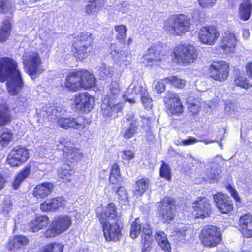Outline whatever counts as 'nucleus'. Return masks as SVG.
Instances as JSON below:
<instances>
[{"mask_svg":"<svg viewBox=\"0 0 252 252\" xmlns=\"http://www.w3.org/2000/svg\"><path fill=\"white\" fill-rule=\"evenodd\" d=\"M17 63L9 57L0 59V81L3 82L8 78L6 85L8 93L12 95L19 94L23 87L21 72L17 69Z\"/></svg>","mask_w":252,"mask_h":252,"instance_id":"nucleus-1","label":"nucleus"},{"mask_svg":"<svg viewBox=\"0 0 252 252\" xmlns=\"http://www.w3.org/2000/svg\"><path fill=\"white\" fill-rule=\"evenodd\" d=\"M190 20L184 14L173 15L164 23V29L170 35H181L190 29Z\"/></svg>","mask_w":252,"mask_h":252,"instance_id":"nucleus-2","label":"nucleus"},{"mask_svg":"<svg viewBox=\"0 0 252 252\" xmlns=\"http://www.w3.org/2000/svg\"><path fill=\"white\" fill-rule=\"evenodd\" d=\"M22 59L26 72L32 79L36 78L42 72L43 69L41 68L42 62L38 53L33 51L25 52Z\"/></svg>","mask_w":252,"mask_h":252,"instance_id":"nucleus-3","label":"nucleus"},{"mask_svg":"<svg viewBox=\"0 0 252 252\" xmlns=\"http://www.w3.org/2000/svg\"><path fill=\"white\" fill-rule=\"evenodd\" d=\"M173 53L178 63L184 65L193 63L198 56L195 48L189 44L177 46L174 50Z\"/></svg>","mask_w":252,"mask_h":252,"instance_id":"nucleus-4","label":"nucleus"},{"mask_svg":"<svg viewBox=\"0 0 252 252\" xmlns=\"http://www.w3.org/2000/svg\"><path fill=\"white\" fill-rule=\"evenodd\" d=\"M92 34L84 32L76 37L73 46L76 51V57L80 60L86 58L93 49Z\"/></svg>","mask_w":252,"mask_h":252,"instance_id":"nucleus-5","label":"nucleus"},{"mask_svg":"<svg viewBox=\"0 0 252 252\" xmlns=\"http://www.w3.org/2000/svg\"><path fill=\"white\" fill-rule=\"evenodd\" d=\"M201 239L205 246H216L221 240L220 229L213 225L204 227L201 232Z\"/></svg>","mask_w":252,"mask_h":252,"instance_id":"nucleus-6","label":"nucleus"},{"mask_svg":"<svg viewBox=\"0 0 252 252\" xmlns=\"http://www.w3.org/2000/svg\"><path fill=\"white\" fill-rule=\"evenodd\" d=\"M113 220L114 222H110L109 220L100 222L104 237L108 241H118L121 236L120 227L122 226V219L117 218L116 220Z\"/></svg>","mask_w":252,"mask_h":252,"instance_id":"nucleus-7","label":"nucleus"},{"mask_svg":"<svg viewBox=\"0 0 252 252\" xmlns=\"http://www.w3.org/2000/svg\"><path fill=\"white\" fill-rule=\"evenodd\" d=\"M158 210L164 223H169L174 218L175 208L174 199L170 197H164L158 203Z\"/></svg>","mask_w":252,"mask_h":252,"instance_id":"nucleus-8","label":"nucleus"},{"mask_svg":"<svg viewBox=\"0 0 252 252\" xmlns=\"http://www.w3.org/2000/svg\"><path fill=\"white\" fill-rule=\"evenodd\" d=\"M94 105V99L88 93H79L74 96L72 108L84 113L90 112Z\"/></svg>","mask_w":252,"mask_h":252,"instance_id":"nucleus-9","label":"nucleus"},{"mask_svg":"<svg viewBox=\"0 0 252 252\" xmlns=\"http://www.w3.org/2000/svg\"><path fill=\"white\" fill-rule=\"evenodd\" d=\"M29 158V151L25 147L16 146L11 150L7 157L8 163L13 167L20 166Z\"/></svg>","mask_w":252,"mask_h":252,"instance_id":"nucleus-10","label":"nucleus"},{"mask_svg":"<svg viewBox=\"0 0 252 252\" xmlns=\"http://www.w3.org/2000/svg\"><path fill=\"white\" fill-rule=\"evenodd\" d=\"M162 50V46L160 42L152 45L143 57L146 62L147 65L152 66L158 64L164 57Z\"/></svg>","mask_w":252,"mask_h":252,"instance_id":"nucleus-11","label":"nucleus"},{"mask_svg":"<svg viewBox=\"0 0 252 252\" xmlns=\"http://www.w3.org/2000/svg\"><path fill=\"white\" fill-rule=\"evenodd\" d=\"M164 102L168 113L171 115H180L183 112V106L176 93L167 92Z\"/></svg>","mask_w":252,"mask_h":252,"instance_id":"nucleus-12","label":"nucleus"},{"mask_svg":"<svg viewBox=\"0 0 252 252\" xmlns=\"http://www.w3.org/2000/svg\"><path fill=\"white\" fill-rule=\"evenodd\" d=\"M229 68L228 64L224 61L213 63L209 67L210 77L216 81H224L228 76Z\"/></svg>","mask_w":252,"mask_h":252,"instance_id":"nucleus-13","label":"nucleus"},{"mask_svg":"<svg viewBox=\"0 0 252 252\" xmlns=\"http://www.w3.org/2000/svg\"><path fill=\"white\" fill-rule=\"evenodd\" d=\"M193 214L196 218H205L210 216L212 206L206 197H199L193 203Z\"/></svg>","mask_w":252,"mask_h":252,"instance_id":"nucleus-14","label":"nucleus"},{"mask_svg":"<svg viewBox=\"0 0 252 252\" xmlns=\"http://www.w3.org/2000/svg\"><path fill=\"white\" fill-rule=\"evenodd\" d=\"M219 35V31L215 27L205 26L200 30L198 38L204 44L213 45Z\"/></svg>","mask_w":252,"mask_h":252,"instance_id":"nucleus-15","label":"nucleus"},{"mask_svg":"<svg viewBox=\"0 0 252 252\" xmlns=\"http://www.w3.org/2000/svg\"><path fill=\"white\" fill-rule=\"evenodd\" d=\"M217 208L222 214H227L232 211L233 205L230 198L226 194L218 192L213 196Z\"/></svg>","mask_w":252,"mask_h":252,"instance_id":"nucleus-16","label":"nucleus"},{"mask_svg":"<svg viewBox=\"0 0 252 252\" xmlns=\"http://www.w3.org/2000/svg\"><path fill=\"white\" fill-rule=\"evenodd\" d=\"M84 119L82 117H60L57 120V124L61 128L79 129L83 126Z\"/></svg>","mask_w":252,"mask_h":252,"instance_id":"nucleus-17","label":"nucleus"},{"mask_svg":"<svg viewBox=\"0 0 252 252\" xmlns=\"http://www.w3.org/2000/svg\"><path fill=\"white\" fill-rule=\"evenodd\" d=\"M123 107L122 103H112L104 99L101 105L102 112L104 116L115 118L118 117L117 114L122 111Z\"/></svg>","mask_w":252,"mask_h":252,"instance_id":"nucleus-18","label":"nucleus"},{"mask_svg":"<svg viewBox=\"0 0 252 252\" xmlns=\"http://www.w3.org/2000/svg\"><path fill=\"white\" fill-rule=\"evenodd\" d=\"M110 52L116 63L120 66H126L129 63L131 58L130 55L125 51H119L115 44H111Z\"/></svg>","mask_w":252,"mask_h":252,"instance_id":"nucleus-19","label":"nucleus"},{"mask_svg":"<svg viewBox=\"0 0 252 252\" xmlns=\"http://www.w3.org/2000/svg\"><path fill=\"white\" fill-rule=\"evenodd\" d=\"M81 71H73L70 72L66 76L65 82V86L69 90L75 92L81 88Z\"/></svg>","mask_w":252,"mask_h":252,"instance_id":"nucleus-20","label":"nucleus"},{"mask_svg":"<svg viewBox=\"0 0 252 252\" xmlns=\"http://www.w3.org/2000/svg\"><path fill=\"white\" fill-rule=\"evenodd\" d=\"M237 40L234 33L230 31L226 32L221 40V48L225 53H233L236 45Z\"/></svg>","mask_w":252,"mask_h":252,"instance_id":"nucleus-21","label":"nucleus"},{"mask_svg":"<svg viewBox=\"0 0 252 252\" xmlns=\"http://www.w3.org/2000/svg\"><path fill=\"white\" fill-rule=\"evenodd\" d=\"M239 224L242 234L245 237H252V215L247 213L240 217Z\"/></svg>","mask_w":252,"mask_h":252,"instance_id":"nucleus-22","label":"nucleus"},{"mask_svg":"<svg viewBox=\"0 0 252 252\" xmlns=\"http://www.w3.org/2000/svg\"><path fill=\"white\" fill-rule=\"evenodd\" d=\"M71 224V218L67 215L58 216L54 219L52 222L53 227L57 229L61 233L66 231Z\"/></svg>","mask_w":252,"mask_h":252,"instance_id":"nucleus-23","label":"nucleus"},{"mask_svg":"<svg viewBox=\"0 0 252 252\" xmlns=\"http://www.w3.org/2000/svg\"><path fill=\"white\" fill-rule=\"evenodd\" d=\"M65 201L61 197L48 200L41 204L40 209L42 211L52 212L55 211L59 208L64 205Z\"/></svg>","mask_w":252,"mask_h":252,"instance_id":"nucleus-24","label":"nucleus"},{"mask_svg":"<svg viewBox=\"0 0 252 252\" xmlns=\"http://www.w3.org/2000/svg\"><path fill=\"white\" fill-rule=\"evenodd\" d=\"M121 96V90L119 84L116 81H112L104 99H107L111 103H118Z\"/></svg>","mask_w":252,"mask_h":252,"instance_id":"nucleus-25","label":"nucleus"},{"mask_svg":"<svg viewBox=\"0 0 252 252\" xmlns=\"http://www.w3.org/2000/svg\"><path fill=\"white\" fill-rule=\"evenodd\" d=\"M54 186L50 182H45L37 185L34 189L33 195L37 198H45L53 191Z\"/></svg>","mask_w":252,"mask_h":252,"instance_id":"nucleus-26","label":"nucleus"},{"mask_svg":"<svg viewBox=\"0 0 252 252\" xmlns=\"http://www.w3.org/2000/svg\"><path fill=\"white\" fill-rule=\"evenodd\" d=\"M117 208L113 203H110L108 204L106 207V209L104 212L100 214L99 220L100 222H104L108 221L110 220H116L117 218H121L117 213Z\"/></svg>","mask_w":252,"mask_h":252,"instance_id":"nucleus-27","label":"nucleus"},{"mask_svg":"<svg viewBox=\"0 0 252 252\" xmlns=\"http://www.w3.org/2000/svg\"><path fill=\"white\" fill-rule=\"evenodd\" d=\"M29 239L25 236H16L10 238L6 247L10 251H15L29 243Z\"/></svg>","mask_w":252,"mask_h":252,"instance_id":"nucleus-28","label":"nucleus"},{"mask_svg":"<svg viewBox=\"0 0 252 252\" xmlns=\"http://www.w3.org/2000/svg\"><path fill=\"white\" fill-rule=\"evenodd\" d=\"M49 222V220L46 216L37 217L29 224L31 231L36 232L46 227Z\"/></svg>","mask_w":252,"mask_h":252,"instance_id":"nucleus-29","label":"nucleus"},{"mask_svg":"<svg viewBox=\"0 0 252 252\" xmlns=\"http://www.w3.org/2000/svg\"><path fill=\"white\" fill-rule=\"evenodd\" d=\"M81 88L86 89L92 88L94 86L96 80L94 76L87 70H81Z\"/></svg>","mask_w":252,"mask_h":252,"instance_id":"nucleus-30","label":"nucleus"},{"mask_svg":"<svg viewBox=\"0 0 252 252\" xmlns=\"http://www.w3.org/2000/svg\"><path fill=\"white\" fill-rule=\"evenodd\" d=\"M192 231L191 228L187 225L178 226L175 228L176 236L179 237L182 243L189 241L191 238Z\"/></svg>","mask_w":252,"mask_h":252,"instance_id":"nucleus-31","label":"nucleus"},{"mask_svg":"<svg viewBox=\"0 0 252 252\" xmlns=\"http://www.w3.org/2000/svg\"><path fill=\"white\" fill-rule=\"evenodd\" d=\"M31 170L29 167H25L18 173L11 183L12 189L14 190L18 189L22 183L29 176Z\"/></svg>","mask_w":252,"mask_h":252,"instance_id":"nucleus-32","label":"nucleus"},{"mask_svg":"<svg viewBox=\"0 0 252 252\" xmlns=\"http://www.w3.org/2000/svg\"><path fill=\"white\" fill-rule=\"evenodd\" d=\"M138 125L136 121H132L127 126L124 127L121 130L122 136L126 139L132 138L137 133Z\"/></svg>","mask_w":252,"mask_h":252,"instance_id":"nucleus-33","label":"nucleus"},{"mask_svg":"<svg viewBox=\"0 0 252 252\" xmlns=\"http://www.w3.org/2000/svg\"><path fill=\"white\" fill-rule=\"evenodd\" d=\"M220 173V170L218 168V165L214 163L211 164L209 168H207L203 178L206 181L214 183L219 178Z\"/></svg>","mask_w":252,"mask_h":252,"instance_id":"nucleus-34","label":"nucleus"},{"mask_svg":"<svg viewBox=\"0 0 252 252\" xmlns=\"http://www.w3.org/2000/svg\"><path fill=\"white\" fill-rule=\"evenodd\" d=\"M146 92H147V90L145 87L142 85V82L136 80L132 81L126 91V94H131L132 95L140 94V95L142 96L144 93Z\"/></svg>","mask_w":252,"mask_h":252,"instance_id":"nucleus-35","label":"nucleus"},{"mask_svg":"<svg viewBox=\"0 0 252 252\" xmlns=\"http://www.w3.org/2000/svg\"><path fill=\"white\" fill-rule=\"evenodd\" d=\"M158 245L165 252H171V246L167 238L166 234L162 231L157 232L155 235Z\"/></svg>","mask_w":252,"mask_h":252,"instance_id":"nucleus-36","label":"nucleus"},{"mask_svg":"<svg viewBox=\"0 0 252 252\" xmlns=\"http://www.w3.org/2000/svg\"><path fill=\"white\" fill-rule=\"evenodd\" d=\"M11 25L9 19L5 20L0 28V42H5L11 34Z\"/></svg>","mask_w":252,"mask_h":252,"instance_id":"nucleus-37","label":"nucleus"},{"mask_svg":"<svg viewBox=\"0 0 252 252\" xmlns=\"http://www.w3.org/2000/svg\"><path fill=\"white\" fill-rule=\"evenodd\" d=\"M121 181L119 166L117 164H114L111 167L109 182L112 185L120 186Z\"/></svg>","mask_w":252,"mask_h":252,"instance_id":"nucleus-38","label":"nucleus"},{"mask_svg":"<svg viewBox=\"0 0 252 252\" xmlns=\"http://www.w3.org/2000/svg\"><path fill=\"white\" fill-rule=\"evenodd\" d=\"M104 0H90L89 4L85 7V11L88 14H94L100 10L103 4Z\"/></svg>","mask_w":252,"mask_h":252,"instance_id":"nucleus-39","label":"nucleus"},{"mask_svg":"<svg viewBox=\"0 0 252 252\" xmlns=\"http://www.w3.org/2000/svg\"><path fill=\"white\" fill-rule=\"evenodd\" d=\"M252 10V5L249 0H244L240 7V16L243 20H247L250 18Z\"/></svg>","mask_w":252,"mask_h":252,"instance_id":"nucleus-40","label":"nucleus"},{"mask_svg":"<svg viewBox=\"0 0 252 252\" xmlns=\"http://www.w3.org/2000/svg\"><path fill=\"white\" fill-rule=\"evenodd\" d=\"M57 143L58 144H56L57 148L58 150H63V155L69 153L70 150L74 149L73 144L69 140L64 137L60 138Z\"/></svg>","mask_w":252,"mask_h":252,"instance_id":"nucleus-41","label":"nucleus"},{"mask_svg":"<svg viewBox=\"0 0 252 252\" xmlns=\"http://www.w3.org/2000/svg\"><path fill=\"white\" fill-rule=\"evenodd\" d=\"M149 181L148 179L142 178L139 180L135 187L134 193L136 195H142L148 188Z\"/></svg>","mask_w":252,"mask_h":252,"instance_id":"nucleus-42","label":"nucleus"},{"mask_svg":"<svg viewBox=\"0 0 252 252\" xmlns=\"http://www.w3.org/2000/svg\"><path fill=\"white\" fill-rule=\"evenodd\" d=\"M97 74L100 79L104 80L107 77H111L113 75V70L111 67L102 63L97 69Z\"/></svg>","mask_w":252,"mask_h":252,"instance_id":"nucleus-43","label":"nucleus"},{"mask_svg":"<svg viewBox=\"0 0 252 252\" xmlns=\"http://www.w3.org/2000/svg\"><path fill=\"white\" fill-rule=\"evenodd\" d=\"M73 174V170L70 169V166L68 165H64L58 171L59 177L62 179L63 182L71 181Z\"/></svg>","mask_w":252,"mask_h":252,"instance_id":"nucleus-44","label":"nucleus"},{"mask_svg":"<svg viewBox=\"0 0 252 252\" xmlns=\"http://www.w3.org/2000/svg\"><path fill=\"white\" fill-rule=\"evenodd\" d=\"M13 134L8 129H2L0 131V146L1 148L7 145L11 141Z\"/></svg>","mask_w":252,"mask_h":252,"instance_id":"nucleus-45","label":"nucleus"},{"mask_svg":"<svg viewBox=\"0 0 252 252\" xmlns=\"http://www.w3.org/2000/svg\"><path fill=\"white\" fill-rule=\"evenodd\" d=\"M14 0H0V12L6 13L14 11Z\"/></svg>","mask_w":252,"mask_h":252,"instance_id":"nucleus-46","label":"nucleus"},{"mask_svg":"<svg viewBox=\"0 0 252 252\" xmlns=\"http://www.w3.org/2000/svg\"><path fill=\"white\" fill-rule=\"evenodd\" d=\"M11 120L10 110L7 108L0 109V127L8 123Z\"/></svg>","mask_w":252,"mask_h":252,"instance_id":"nucleus-47","label":"nucleus"},{"mask_svg":"<svg viewBox=\"0 0 252 252\" xmlns=\"http://www.w3.org/2000/svg\"><path fill=\"white\" fill-rule=\"evenodd\" d=\"M63 245L60 243H53L46 246L42 252H63Z\"/></svg>","mask_w":252,"mask_h":252,"instance_id":"nucleus-48","label":"nucleus"},{"mask_svg":"<svg viewBox=\"0 0 252 252\" xmlns=\"http://www.w3.org/2000/svg\"><path fill=\"white\" fill-rule=\"evenodd\" d=\"M234 83L237 86L246 89L252 87V84H249L246 77L243 75H237L234 79Z\"/></svg>","mask_w":252,"mask_h":252,"instance_id":"nucleus-49","label":"nucleus"},{"mask_svg":"<svg viewBox=\"0 0 252 252\" xmlns=\"http://www.w3.org/2000/svg\"><path fill=\"white\" fill-rule=\"evenodd\" d=\"M142 226L139 223V219L137 218L132 223L131 226L130 236L132 238L135 239L139 235Z\"/></svg>","mask_w":252,"mask_h":252,"instance_id":"nucleus-50","label":"nucleus"},{"mask_svg":"<svg viewBox=\"0 0 252 252\" xmlns=\"http://www.w3.org/2000/svg\"><path fill=\"white\" fill-rule=\"evenodd\" d=\"M160 176L162 178H165L167 181H170L171 179V170L169 165L162 161V165L160 168Z\"/></svg>","mask_w":252,"mask_h":252,"instance_id":"nucleus-51","label":"nucleus"},{"mask_svg":"<svg viewBox=\"0 0 252 252\" xmlns=\"http://www.w3.org/2000/svg\"><path fill=\"white\" fill-rule=\"evenodd\" d=\"M164 80L178 88H182L185 85V81L184 80L178 78L175 76L166 78L164 79Z\"/></svg>","mask_w":252,"mask_h":252,"instance_id":"nucleus-52","label":"nucleus"},{"mask_svg":"<svg viewBox=\"0 0 252 252\" xmlns=\"http://www.w3.org/2000/svg\"><path fill=\"white\" fill-rule=\"evenodd\" d=\"M152 231L151 226L148 224H144L142 225L141 239L149 241V240H152Z\"/></svg>","mask_w":252,"mask_h":252,"instance_id":"nucleus-53","label":"nucleus"},{"mask_svg":"<svg viewBox=\"0 0 252 252\" xmlns=\"http://www.w3.org/2000/svg\"><path fill=\"white\" fill-rule=\"evenodd\" d=\"M115 29L118 32V39L122 43L126 36L127 29L126 26L123 25H117L115 27Z\"/></svg>","mask_w":252,"mask_h":252,"instance_id":"nucleus-54","label":"nucleus"},{"mask_svg":"<svg viewBox=\"0 0 252 252\" xmlns=\"http://www.w3.org/2000/svg\"><path fill=\"white\" fill-rule=\"evenodd\" d=\"M188 109L192 114H197L200 110V103L195 100L189 99L187 101Z\"/></svg>","mask_w":252,"mask_h":252,"instance_id":"nucleus-55","label":"nucleus"},{"mask_svg":"<svg viewBox=\"0 0 252 252\" xmlns=\"http://www.w3.org/2000/svg\"><path fill=\"white\" fill-rule=\"evenodd\" d=\"M116 188H118L115 191V193L118 195V199L121 203H125L128 200V194L126 193V189L121 186L116 185Z\"/></svg>","mask_w":252,"mask_h":252,"instance_id":"nucleus-56","label":"nucleus"},{"mask_svg":"<svg viewBox=\"0 0 252 252\" xmlns=\"http://www.w3.org/2000/svg\"><path fill=\"white\" fill-rule=\"evenodd\" d=\"M63 155L67 158V160H70L71 162L78 160L81 156L79 150L76 148L70 150L69 153H66Z\"/></svg>","mask_w":252,"mask_h":252,"instance_id":"nucleus-57","label":"nucleus"},{"mask_svg":"<svg viewBox=\"0 0 252 252\" xmlns=\"http://www.w3.org/2000/svg\"><path fill=\"white\" fill-rule=\"evenodd\" d=\"M205 15L202 12L197 9L193 10L192 12V19L197 25L200 23L203 22L205 20Z\"/></svg>","mask_w":252,"mask_h":252,"instance_id":"nucleus-58","label":"nucleus"},{"mask_svg":"<svg viewBox=\"0 0 252 252\" xmlns=\"http://www.w3.org/2000/svg\"><path fill=\"white\" fill-rule=\"evenodd\" d=\"M141 99L146 109H150L152 107L153 100L147 92L144 93V94H143V95L141 96Z\"/></svg>","mask_w":252,"mask_h":252,"instance_id":"nucleus-59","label":"nucleus"},{"mask_svg":"<svg viewBox=\"0 0 252 252\" xmlns=\"http://www.w3.org/2000/svg\"><path fill=\"white\" fill-rule=\"evenodd\" d=\"M18 102L19 106L18 107H15L13 108L14 112L15 113L24 112L28 106L27 100L24 98H23L22 100V98L20 97L18 99Z\"/></svg>","mask_w":252,"mask_h":252,"instance_id":"nucleus-60","label":"nucleus"},{"mask_svg":"<svg viewBox=\"0 0 252 252\" xmlns=\"http://www.w3.org/2000/svg\"><path fill=\"white\" fill-rule=\"evenodd\" d=\"M121 158L124 160H130L134 157V154L131 150H123L120 153Z\"/></svg>","mask_w":252,"mask_h":252,"instance_id":"nucleus-61","label":"nucleus"},{"mask_svg":"<svg viewBox=\"0 0 252 252\" xmlns=\"http://www.w3.org/2000/svg\"><path fill=\"white\" fill-rule=\"evenodd\" d=\"M227 190L230 193L232 197L238 202L241 201V199L235 189L230 184H228L226 186Z\"/></svg>","mask_w":252,"mask_h":252,"instance_id":"nucleus-62","label":"nucleus"},{"mask_svg":"<svg viewBox=\"0 0 252 252\" xmlns=\"http://www.w3.org/2000/svg\"><path fill=\"white\" fill-rule=\"evenodd\" d=\"M164 80V79L161 80L160 81L158 82L155 86L154 89L155 91L158 94H161L165 90V83H168Z\"/></svg>","mask_w":252,"mask_h":252,"instance_id":"nucleus-63","label":"nucleus"},{"mask_svg":"<svg viewBox=\"0 0 252 252\" xmlns=\"http://www.w3.org/2000/svg\"><path fill=\"white\" fill-rule=\"evenodd\" d=\"M59 234H61L59 231L55 228L52 227L47 230L45 233V236L47 238H50L55 237Z\"/></svg>","mask_w":252,"mask_h":252,"instance_id":"nucleus-64","label":"nucleus"}]
</instances>
